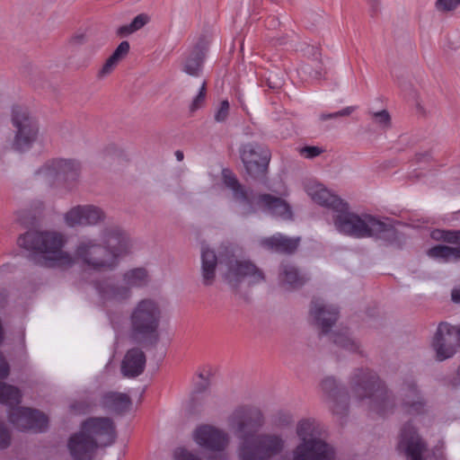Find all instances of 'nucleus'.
Wrapping results in <instances>:
<instances>
[{"instance_id":"44","label":"nucleus","mask_w":460,"mask_h":460,"mask_svg":"<svg viewBox=\"0 0 460 460\" xmlns=\"http://www.w3.org/2000/svg\"><path fill=\"white\" fill-rule=\"evenodd\" d=\"M118 64V61L112 59V58L110 57L102 66V69L99 71V77H104L111 74Z\"/></svg>"},{"instance_id":"10","label":"nucleus","mask_w":460,"mask_h":460,"mask_svg":"<svg viewBox=\"0 0 460 460\" xmlns=\"http://www.w3.org/2000/svg\"><path fill=\"white\" fill-rule=\"evenodd\" d=\"M222 276L225 281L233 288H237L245 280L249 285H255L265 279L262 270L252 261L238 260L234 256L228 258Z\"/></svg>"},{"instance_id":"38","label":"nucleus","mask_w":460,"mask_h":460,"mask_svg":"<svg viewBox=\"0 0 460 460\" xmlns=\"http://www.w3.org/2000/svg\"><path fill=\"white\" fill-rule=\"evenodd\" d=\"M300 72L314 79H320L324 74V69L320 63L316 62L314 67H313V66L310 64L301 66Z\"/></svg>"},{"instance_id":"27","label":"nucleus","mask_w":460,"mask_h":460,"mask_svg":"<svg viewBox=\"0 0 460 460\" xmlns=\"http://www.w3.org/2000/svg\"><path fill=\"white\" fill-rule=\"evenodd\" d=\"M218 258L216 252L208 245L201 247V281L206 287L212 286L217 277Z\"/></svg>"},{"instance_id":"49","label":"nucleus","mask_w":460,"mask_h":460,"mask_svg":"<svg viewBox=\"0 0 460 460\" xmlns=\"http://www.w3.org/2000/svg\"><path fill=\"white\" fill-rule=\"evenodd\" d=\"M230 104L227 100L221 101L216 115H226L229 111Z\"/></svg>"},{"instance_id":"25","label":"nucleus","mask_w":460,"mask_h":460,"mask_svg":"<svg viewBox=\"0 0 460 460\" xmlns=\"http://www.w3.org/2000/svg\"><path fill=\"white\" fill-rule=\"evenodd\" d=\"M146 362V355L142 349H128L121 362V373L125 377H137L144 372Z\"/></svg>"},{"instance_id":"30","label":"nucleus","mask_w":460,"mask_h":460,"mask_svg":"<svg viewBox=\"0 0 460 460\" xmlns=\"http://www.w3.org/2000/svg\"><path fill=\"white\" fill-rule=\"evenodd\" d=\"M279 279L281 286L296 288L305 284L306 278L298 269L288 262H283L279 267Z\"/></svg>"},{"instance_id":"53","label":"nucleus","mask_w":460,"mask_h":460,"mask_svg":"<svg viewBox=\"0 0 460 460\" xmlns=\"http://www.w3.org/2000/svg\"><path fill=\"white\" fill-rule=\"evenodd\" d=\"M85 35L84 34H78L73 37L72 42L74 44H83L84 42Z\"/></svg>"},{"instance_id":"45","label":"nucleus","mask_w":460,"mask_h":460,"mask_svg":"<svg viewBox=\"0 0 460 460\" xmlns=\"http://www.w3.org/2000/svg\"><path fill=\"white\" fill-rule=\"evenodd\" d=\"M177 460H200L198 456L184 448H179L175 452Z\"/></svg>"},{"instance_id":"39","label":"nucleus","mask_w":460,"mask_h":460,"mask_svg":"<svg viewBox=\"0 0 460 460\" xmlns=\"http://www.w3.org/2000/svg\"><path fill=\"white\" fill-rule=\"evenodd\" d=\"M460 6V0H436L435 8L440 13L455 12Z\"/></svg>"},{"instance_id":"15","label":"nucleus","mask_w":460,"mask_h":460,"mask_svg":"<svg viewBox=\"0 0 460 460\" xmlns=\"http://www.w3.org/2000/svg\"><path fill=\"white\" fill-rule=\"evenodd\" d=\"M9 420L21 430L42 431L48 424V418L44 413L24 407L12 408L9 411Z\"/></svg>"},{"instance_id":"19","label":"nucleus","mask_w":460,"mask_h":460,"mask_svg":"<svg viewBox=\"0 0 460 460\" xmlns=\"http://www.w3.org/2000/svg\"><path fill=\"white\" fill-rule=\"evenodd\" d=\"M456 339L454 326L445 323L438 325L432 341V348L438 360L443 361L455 355Z\"/></svg>"},{"instance_id":"28","label":"nucleus","mask_w":460,"mask_h":460,"mask_svg":"<svg viewBox=\"0 0 460 460\" xmlns=\"http://www.w3.org/2000/svg\"><path fill=\"white\" fill-rule=\"evenodd\" d=\"M125 285L132 291L133 288H145L152 282V276L146 267L130 268L120 274Z\"/></svg>"},{"instance_id":"42","label":"nucleus","mask_w":460,"mask_h":460,"mask_svg":"<svg viewBox=\"0 0 460 460\" xmlns=\"http://www.w3.org/2000/svg\"><path fill=\"white\" fill-rule=\"evenodd\" d=\"M299 153L305 158L312 159L323 153V149L315 146H306L300 148Z\"/></svg>"},{"instance_id":"20","label":"nucleus","mask_w":460,"mask_h":460,"mask_svg":"<svg viewBox=\"0 0 460 460\" xmlns=\"http://www.w3.org/2000/svg\"><path fill=\"white\" fill-rule=\"evenodd\" d=\"M194 440L211 451H224L229 444V436L213 426L203 425L194 432Z\"/></svg>"},{"instance_id":"24","label":"nucleus","mask_w":460,"mask_h":460,"mask_svg":"<svg viewBox=\"0 0 460 460\" xmlns=\"http://www.w3.org/2000/svg\"><path fill=\"white\" fill-rule=\"evenodd\" d=\"M208 40L202 36L182 62V71L190 76H199L202 72Z\"/></svg>"},{"instance_id":"3","label":"nucleus","mask_w":460,"mask_h":460,"mask_svg":"<svg viewBox=\"0 0 460 460\" xmlns=\"http://www.w3.org/2000/svg\"><path fill=\"white\" fill-rule=\"evenodd\" d=\"M221 174L224 185L231 190L234 201L239 206L240 216L249 217L261 209L284 219L292 217L290 206L285 199L270 193H255L242 184L229 169H223Z\"/></svg>"},{"instance_id":"56","label":"nucleus","mask_w":460,"mask_h":460,"mask_svg":"<svg viewBox=\"0 0 460 460\" xmlns=\"http://www.w3.org/2000/svg\"><path fill=\"white\" fill-rule=\"evenodd\" d=\"M79 405H80L79 409H76L77 404H73L72 407H73V409H75V411H76L78 412L84 411V409L87 408L86 406L83 407V403H80Z\"/></svg>"},{"instance_id":"17","label":"nucleus","mask_w":460,"mask_h":460,"mask_svg":"<svg viewBox=\"0 0 460 460\" xmlns=\"http://www.w3.org/2000/svg\"><path fill=\"white\" fill-rule=\"evenodd\" d=\"M80 172V164L70 160H58L43 166L39 174L49 182L52 183L57 180L75 181Z\"/></svg>"},{"instance_id":"29","label":"nucleus","mask_w":460,"mask_h":460,"mask_svg":"<svg viewBox=\"0 0 460 460\" xmlns=\"http://www.w3.org/2000/svg\"><path fill=\"white\" fill-rule=\"evenodd\" d=\"M311 199L321 206L332 208L334 212L343 207V200L332 194L321 184H314L307 188Z\"/></svg>"},{"instance_id":"23","label":"nucleus","mask_w":460,"mask_h":460,"mask_svg":"<svg viewBox=\"0 0 460 460\" xmlns=\"http://www.w3.org/2000/svg\"><path fill=\"white\" fill-rule=\"evenodd\" d=\"M401 407L408 414H421L426 411V402L414 382L404 383L400 390Z\"/></svg>"},{"instance_id":"22","label":"nucleus","mask_w":460,"mask_h":460,"mask_svg":"<svg viewBox=\"0 0 460 460\" xmlns=\"http://www.w3.org/2000/svg\"><path fill=\"white\" fill-rule=\"evenodd\" d=\"M67 447L74 460H92L96 449V441L92 439L81 428V430L72 435Z\"/></svg>"},{"instance_id":"50","label":"nucleus","mask_w":460,"mask_h":460,"mask_svg":"<svg viewBox=\"0 0 460 460\" xmlns=\"http://www.w3.org/2000/svg\"><path fill=\"white\" fill-rule=\"evenodd\" d=\"M42 208H43V205H42V203H40H40L38 204V207H37V212H35V214L33 215V217H32V218H31V220H27V219H26L25 217H23L22 215L20 216L19 220H20V221H21V223H22V224H23V225H30V224H33V222H34V220H35V218H36L37 214H39V213L41 211Z\"/></svg>"},{"instance_id":"8","label":"nucleus","mask_w":460,"mask_h":460,"mask_svg":"<svg viewBox=\"0 0 460 460\" xmlns=\"http://www.w3.org/2000/svg\"><path fill=\"white\" fill-rule=\"evenodd\" d=\"M299 443L292 452L293 460H333L334 448L316 437V426L310 420H300L296 428Z\"/></svg>"},{"instance_id":"26","label":"nucleus","mask_w":460,"mask_h":460,"mask_svg":"<svg viewBox=\"0 0 460 460\" xmlns=\"http://www.w3.org/2000/svg\"><path fill=\"white\" fill-rule=\"evenodd\" d=\"M299 243V237L292 238L281 234L261 238L259 242L260 245L268 251L287 254L293 253L297 249Z\"/></svg>"},{"instance_id":"1","label":"nucleus","mask_w":460,"mask_h":460,"mask_svg":"<svg viewBox=\"0 0 460 460\" xmlns=\"http://www.w3.org/2000/svg\"><path fill=\"white\" fill-rule=\"evenodd\" d=\"M227 422L239 438V460H270L286 447V440L280 434H256L264 423L262 414L256 409L239 407L231 413Z\"/></svg>"},{"instance_id":"11","label":"nucleus","mask_w":460,"mask_h":460,"mask_svg":"<svg viewBox=\"0 0 460 460\" xmlns=\"http://www.w3.org/2000/svg\"><path fill=\"white\" fill-rule=\"evenodd\" d=\"M93 287L100 303L106 307L125 305L133 296V291H129L120 277L102 278L94 282Z\"/></svg>"},{"instance_id":"54","label":"nucleus","mask_w":460,"mask_h":460,"mask_svg":"<svg viewBox=\"0 0 460 460\" xmlns=\"http://www.w3.org/2000/svg\"><path fill=\"white\" fill-rule=\"evenodd\" d=\"M268 85H269V87H270L272 89H277V88H279L281 86V82L278 81V82H275V83H271L270 81H269Z\"/></svg>"},{"instance_id":"21","label":"nucleus","mask_w":460,"mask_h":460,"mask_svg":"<svg viewBox=\"0 0 460 460\" xmlns=\"http://www.w3.org/2000/svg\"><path fill=\"white\" fill-rule=\"evenodd\" d=\"M337 307L327 304L320 297H314L311 302L310 315L323 333H328L338 320Z\"/></svg>"},{"instance_id":"4","label":"nucleus","mask_w":460,"mask_h":460,"mask_svg":"<svg viewBox=\"0 0 460 460\" xmlns=\"http://www.w3.org/2000/svg\"><path fill=\"white\" fill-rule=\"evenodd\" d=\"M333 225L341 234L355 238L375 237L393 242L397 234L388 221H383L369 214L354 213L344 201L343 207L335 210Z\"/></svg>"},{"instance_id":"37","label":"nucleus","mask_w":460,"mask_h":460,"mask_svg":"<svg viewBox=\"0 0 460 460\" xmlns=\"http://www.w3.org/2000/svg\"><path fill=\"white\" fill-rule=\"evenodd\" d=\"M206 93H207V82L204 80L201 84V86L199 90L198 94L194 97L192 100L190 105V112H196L199 108H201L206 100Z\"/></svg>"},{"instance_id":"61","label":"nucleus","mask_w":460,"mask_h":460,"mask_svg":"<svg viewBox=\"0 0 460 460\" xmlns=\"http://www.w3.org/2000/svg\"><path fill=\"white\" fill-rule=\"evenodd\" d=\"M224 118H225V117H219V116H217V117H216L217 121H218V122L223 121V120H224Z\"/></svg>"},{"instance_id":"35","label":"nucleus","mask_w":460,"mask_h":460,"mask_svg":"<svg viewBox=\"0 0 460 460\" xmlns=\"http://www.w3.org/2000/svg\"><path fill=\"white\" fill-rule=\"evenodd\" d=\"M330 339L338 346L349 350L357 351L359 349L358 341L353 340L347 331L333 332L331 334Z\"/></svg>"},{"instance_id":"58","label":"nucleus","mask_w":460,"mask_h":460,"mask_svg":"<svg viewBox=\"0 0 460 460\" xmlns=\"http://www.w3.org/2000/svg\"><path fill=\"white\" fill-rule=\"evenodd\" d=\"M454 331L456 333V338L460 341V326L459 327L454 326Z\"/></svg>"},{"instance_id":"9","label":"nucleus","mask_w":460,"mask_h":460,"mask_svg":"<svg viewBox=\"0 0 460 460\" xmlns=\"http://www.w3.org/2000/svg\"><path fill=\"white\" fill-rule=\"evenodd\" d=\"M240 156L249 177L265 183L271 157L270 150L260 145L248 143L240 148Z\"/></svg>"},{"instance_id":"16","label":"nucleus","mask_w":460,"mask_h":460,"mask_svg":"<svg viewBox=\"0 0 460 460\" xmlns=\"http://www.w3.org/2000/svg\"><path fill=\"white\" fill-rule=\"evenodd\" d=\"M321 387L332 412L341 417L345 416L349 409V395L345 389L340 387L336 379L332 376L323 378Z\"/></svg>"},{"instance_id":"2","label":"nucleus","mask_w":460,"mask_h":460,"mask_svg":"<svg viewBox=\"0 0 460 460\" xmlns=\"http://www.w3.org/2000/svg\"><path fill=\"white\" fill-rule=\"evenodd\" d=\"M101 242L83 235L74 250V261L77 260L89 269L97 271H113L121 257L131 248L128 234L118 225L109 224L100 231Z\"/></svg>"},{"instance_id":"18","label":"nucleus","mask_w":460,"mask_h":460,"mask_svg":"<svg viewBox=\"0 0 460 460\" xmlns=\"http://www.w3.org/2000/svg\"><path fill=\"white\" fill-rule=\"evenodd\" d=\"M398 448L405 453L407 460H424L422 456L427 445L416 429L411 423H406L401 430Z\"/></svg>"},{"instance_id":"57","label":"nucleus","mask_w":460,"mask_h":460,"mask_svg":"<svg viewBox=\"0 0 460 460\" xmlns=\"http://www.w3.org/2000/svg\"><path fill=\"white\" fill-rule=\"evenodd\" d=\"M175 156L177 158L178 161H182L183 160V153L180 150H177L175 152Z\"/></svg>"},{"instance_id":"46","label":"nucleus","mask_w":460,"mask_h":460,"mask_svg":"<svg viewBox=\"0 0 460 460\" xmlns=\"http://www.w3.org/2000/svg\"><path fill=\"white\" fill-rule=\"evenodd\" d=\"M10 367L4 357L0 352V378H5L9 375Z\"/></svg>"},{"instance_id":"6","label":"nucleus","mask_w":460,"mask_h":460,"mask_svg":"<svg viewBox=\"0 0 460 460\" xmlns=\"http://www.w3.org/2000/svg\"><path fill=\"white\" fill-rule=\"evenodd\" d=\"M162 318L163 309L156 299H139L129 313V338L137 344H155Z\"/></svg>"},{"instance_id":"32","label":"nucleus","mask_w":460,"mask_h":460,"mask_svg":"<svg viewBox=\"0 0 460 460\" xmlns=\"http://www.w3.org/2000/svg\"><path fill=\"white\" fill-rule=\"evenodd\" d=\"M428 255L431 258L442 260L444 261H459L460 246H447L443 244L436 245L428 251Z\"/></svg>"},{"instance_id":"40","label":"nucleus","mask_w":460,"mask_h":460,"mask_svg":"<svg viewBox=\"0 0 460 460\" xmlns=\"http://www.w3.org/2000/svg\"><path fill=\"white\" fill-rule=\"evenodd\" d=\"M129 43L128 41H121L119 45L116 48V49L111 54V58L118 61V63L122 60L129 52Z\"/></svg>"},{"instance_id":"59","label":"nucleus","mask_w":460,"mask_h":460,"mask_svg":"<svg viewBox=\"0 0 460 460\" xmlns=\"http://www.w3.org/2000/svg\"><path fill=\"white\" fill-rule=\"evenodd\" d=\"M369 3L372 4L373 7H376L378 4L379 0H368Z\"/></svg>"},{"instance_id":"48","label":"nucleus","mask_w":460,"mask_h":460,"mask_svg":"<svg viewBox=\"0 0 460 460\" xmlns=\"http://www.w3.org/2000/svg\"><path fill=\"white\" fill-rule=\"evenodd\" d=\"M358 111V106L352 105L345 107L335 113H331L330 115H350L351 113Z\"/></svg>"},{"instance_id":"41","label":"nucleus","mask_w":460,"mask_h":460,"mask_svg":"<svg viewBox=\"0 0 460 460\" xmlns=\"http://www.w3.org/2000/svg\"><path fill=\"white\" fill-rule=\"evenodd\" d=\"M122 154V150L115 144L106 146L102 151V155L108 162L113 158L120 157Z\"/></svg>"},{"instance_id":"31","label":"nucleus","mask_w":460,"mask_h":460,"mask_svg":"<svg viewBox=\"0 0 460 460\" xmlns=\"http://www.w3.org/2000/svg\"><path fill=\"white\" fill-rule=\"evenodd\" d=\"M101 404L110 411L123 413L129 409L131 400L126 394L108 392L102 395Z\"/></svg>"},{"instance_id":"7","label":"nucleus","mask_w":460,"mask_h":460,"mask_svg":"<svg viewBox=\"0 0 460 460\" xmlns=\"http://www.w3.org/2000/svg\"><path fill=\"white\" fill-rule=\"evenodd\" d=\"M66 240L64 234L54 231H31L20 235L18 244L26 249L42 253V265L46 267H70L74 265L73 255L62 250Z\"/></svg>"},{"instance_id":"52","label":"nucleus","mask_w":460,"mask_h":460,"mask_svg":"<svg viewBox=\"0 0 460 460\" xmlns=\"http://www.w3.org/2000/svg\"><path fill=\"white\" fill-rule=\"evenodd\" d=\"M451 298L455 303H460V288H454L451 293Z\"/></svg>"},{"instance_id":"13","label":"nucleus","mask_w":460,"mask_h":460,"mask_svg":"<svg viewBox=\"0 0 460 460\" xmlns=\"http://www.w3.org/2000/svg\"><path fill=\"white\" fill-rule=\"evenodd\" d=\"M12 124L15 128L13 147L19 152L28 150L39 134L37 120L34 117H12Z\"/></svg>"},{"instance_id":"60","label":"nucleus","mask_w":460,"mask_h":460,"mask_svg":"<svg viewBox=\"0 0 460 460\" xmlns=\"http://www.w3.org/2000/svg\"><path fill=\"white\" fill-rule=\"evenodd\" d=\"M418 111L419 112H426V111L420 105H418Z\"/></svg>"},{"instance_id":"43","label":"nucleus","mask_w":460,"mask_h":460,"mask_svg":"<svg viewBox=\"0 0 460 460\" xmlns=\"http://www.w3.org/2000/svg\"><path fill=\"white\" fill-rule=\"evenodd\" d=\"M11 444V435L4 422L0 421V449L8 447Z\"/></svg>"},{"instance_id":"55","label":"nucleus","mask_w":460,"mask_h":460,"mask_svg":"<svg viewBox=\"0 0 460 460\" xmlns=\"http://www.w3.org/2000/svg\"><path fill=\"white\" fill-rule=\"evenodd\" d=\"M373 115H379V116H382V115H389V111L385 109H382L378 111H376L373 113Z\"/></svg>"},{"instance_id":"34","label":"nucleus","mask_w":460,"mask_h":460,"mask_svg":"<svg viewBox=\"0 0 460 460\" xmlns=\"http://www.w3.org/2000/svg\"><path fill=\"white\" fill-rule=\"evenodd\" d=\"M20 391L10 385L0 381V402L10 406L16 405L20 402Z\"/></svg>"},{"instance_id":"51","label":"nucleus","mask_w":460,"mask_h":460,"mask_svg":"<svg viewBox=\"0 0 460 460\" xmlns=\"http://www.w3.org/2000/svg\"><path fill=\"white\" fill-rule=\"evenodd\" d=\"M376 123L381 128H387L391 124V117H375Z\"/></svg>"},{"instance_id":"5","label":"nucleus","mask_w":460,"mask_h":460,"mask_svg":"<svg viewBox=\"0 0 460 460\" xmlns=\"http://www.w3.org/2000/svg\"><path fill=\"white\" fill-rule=\"evenodd\" d=\"M349 384L353 398L358 402L367 401L373 411L380 415L393 411L395 405L394 396L375 372L357 369Z\"/></svg>"},{"instance_id":"33","label":"nucleus","mask_w":460,"mask_h":460,"mask_svg":"<svg viewBox=\"0 0 460 460\" xmlns=\"http://www.w3.org/2000/svg\"><path fill=\"white\" fill-rule=\"evenodd\" d=\"M149 16L146 13L137 15L133 21L118 28L117 34L121 37H127L138 30L142 29L149 22Z\"/></svg>"},{"instance_id":"14","label":"nucleus","mask_w":460,"mask_h":460,"mask_svg":"<svg viewBox=\"0 0 460 460\" xmlns=\"http://www.w3.org/2000/svg\"><path fill=\"white\" fill-rule=\"evenodd\" d=\"M81 428L96 441L98 447L110 446L115 441L114 424L109 418H90L83 422Z\"/></svg>"},{"instance_id":"47","label":"nucleus","mask_w":460,"mask_h":460,"mask_svg":"<svg viewBox=\"0 0 460 460\" xmlns=\"http://www.w3.org/2000/svg\"><path fill=\"white\" fill-rule=\"evenodd\" d=\"M30 111L26 106L21 103H14L12 106V115H26Z\"/></svg>"},{"instance_id":"12","label":"nucleus","mask_w":460,"mask_h":460,"mask_svg":"<svg viewBox=\"0 0 460 460\" xmlns=\"http://www.w3.org/2000/svg\"><path fill=\"white\" fill-rule=\"evenodd\" d=\"M106 218L105 211L93 204L75 206L64 215L65 223L70 227L93 226L103 223Z\"/></svg>"},{"instance_id":"36","label":"nucleus","mask_w":460,"mask_h":460,"mask_svg":"<svg viewBox=\"0 0 460 460\" xmlns=\"http://www.w3.org/2000/svg\"><path fill=\"white\" fill-rule=\"evenodd\" d=\"M432 237L460 246V231H436L432 234Z\"/></svg>"}]
</instances>
